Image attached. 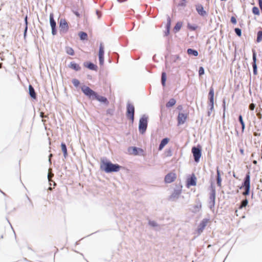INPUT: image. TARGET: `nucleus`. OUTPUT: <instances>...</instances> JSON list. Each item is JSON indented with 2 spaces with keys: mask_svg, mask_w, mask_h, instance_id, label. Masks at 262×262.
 <instances>
[{
  "mask_svg": "<svg viewBox=\"0 0 262 262\" xmlns=\"http://www.w3.org/2000/svg\"><path fill=\"white\" fill-rule=\"evenodd\" d=\"M252 12L253 14H254L255 15H259V9L257 7H254L253 8H252Z\"/></svg>",
  "mask_w": 262,
  "mask_h": 262,
  "instance_id": "f704fd0d",
  "label": "nucleus"
},
{
  "mask_svg": "<svg viewBox=\"0 0 262 262\" xmlns=\"http://www.w3.org/2000/svg\"><path fill=\"white\" fill-rule=\"evenodd\" d=\"M239 122L242 126V129L244 130V127H245V125H244V121L243 120L242 116L241 115H240L239 116Z\"/></svg>",
  "mask_w": 262,
  "mask_h": 262,
  "instance_id": "4c0bfd02",
  "label": "nucleus"
},
{
  "mask_svg": "<svg viewBox=\"0 0 262 262\" xmlns=\"http://www.w3.org/2000/svg\"><path fill=\"white\" fill-rule=\"evenodd\" d=\"M59 29L60 32H67L69 30V25L65 19H61L59 22Z\"/></svg>",
  "mask_w": 262,
  "mask_h": 262,
  "instance_id": "6e6552de",
  "label": "nucleus"
},
{
  "mask_svg": "<svg viewBox=\"0 0 262 262\" xmlns=\"http://www.w3.org/2000/svg\"><path fill=\"white\" fill-rule=\"evenodd\" d=\"M61 147L62 151L63 154V156L64 158H66L68 156V152H67V145L64 143L62 142L61 144Z\"/></svg>",
  "mask_w": 262,
  "mask_h": 262,
  "instance_id": "4be33fe9",
  "label": "nucleus"
},
{
  "mask_svg": "<svg viewBox=\"0 0 262 262\" xmlns=\"http://www.w3.org/2000/svg\"><path fill=\"white\" fill-rule=\"evenodd\" d=\"M255 107V105L254 103H251L249 105V109L251 111L254 110Z\"/></svg>",
  "mask_w": 262,
  "mask_h": 262,
  "instance_id": "49530a36",
  "label": "nucleus"
},
{
  "mask_svg": "<svg viewBox=\"0 0 262 262\" xmlns=\"http://www.w3.org/2000/svg\"><path fill=\"white\" fill-rule=\"evenodd\" d=\"M40 116L41 118H43L44 117H47V116L44 115V113L43 112H41L40 114Z\"/></svg>",
  "mask_w": 262,
  "mask_h": 262,
  "instance_id": "5fc2aeb1",
  "label": "nucleus"
},
{
  "mask_svg": "<svg viewBox=\"0 0 262 262\" xmlns=\"http://www.w3.org/2000/svg\"><path fill=\"white\" fill-rule=\"evenodd\" d=\"M210 189V192L208 200V207L211 210L213 211L215 206L216 190L215 186L212 184H211Z\"/></svg>",
  "mask_w": 262,
  "mask_h": 262,
  "instance_id": "7ed1b4c3",
  "label": "nucleus"
},
{
  "mask_svg": "<svg viewBox=\"0 0 262 262\" xmlns=\"http://www.w3.org/2000/svg\"><path fill=\"white\" fill-rule=\"evenodd\" d=\"M176 179V174L174 173L170 172L165 177V182L166 183H170L173 182Z\"/></svg>",
  "mask_w": 262,
  "mask_h": 262,
  "instance_id": "f8f14e48",
  "label": "nucleus"
},
{
  "mask_svg": "<svg viewBox=\"0 0 262 262\" xmlns=\"http://www.w3.org/2000/svg\"><path fill=\"white\" fill-rule=\"evenodd\" d=\"M208 99L209 100V105L212 108L214 104V89L212 86L210 88L208 93Z\"/></svg>",
  "mask_w": 262,
  "mask_h": 262,
  "instance_id": "4468645a",
  "label": "nucleus"
},
{
  "mask_svg": "<svg viewBox=\"0 0 262 262\" xmlns=\"http://www.w3.org/2000/svg\"><path fill=\"white\" fill-rule=\"evenodd\" d=\"M257 117H258L259 119H261V117H262V115H261V114H260V112H259V113H258L257 114Z\"/></svg>",
  "mask_w": 262,
  "mask_h": 262,
  "instance_id": "6e6d98bb",
  "label": "nucleus"
},
{
  "mask_svg": "<svg viewBox=\"0 0 262 262\" xmlns=\"http://www.w3.org/2000/svg\"><path fill=\"white\" fill-rule=\"evenodd\" d=\"M248 203V200L247 199H245L241 201L240 206L239 207V209H242L243 207H246Z\"/></svg>",
  "mask_w": 262,
  "mask_h": 262,
  "instance_id": "c756f323",
  "label": "nucleus"
},
{
  "mask_svg": "<svg viewBox=\"0 0 262 262\" xmlns=\"http://www.w3.org/2000/svg\"><path fill=\"white\" fill-rule=\"evenodd\" d=\"M196 184V178L194 174H192L190 178L187 179V185L188 186H195Z\"/></svg>",
  "mask_w": 262,
  "mask_h": 262,
  "instance_id": "dca6fc26",
  "label": "nucleus"
},
{
  "mask_svg": "<svg viewBox=\"0 0 262 262\" xmlns=\"http://www.w3.org/2000/svg\"><path fill=\"white\" fill-rule=\"evenodd\" d=\"M166 80V73L165 72H163L162 74L161 82L163 86H165V85Z\"/></svg>",
  "mask_w": 262,
  "mask_h": 262,
  "instance_id": "2f4dec72",
  "label": "nucleus"
},
{
  "mask_svg": "<svg viewBox=\"0 0 262 262\" xmlns=\"http://www.w3.org/2000/svg\"><path fill=\"white\" fill-rule=\"evenodd\" d=\"M233 177H235V174H233Z\"/></svg>",
  "mask_w": 262,
  "mask_h": 262,
  "instance_id": "774afa93",
  "label": "nucleus"
},
{
  "mask_svg": "<svg viewBox=\"0 0 262 262\" xmlns=\"http://www.w3.org/2000/svg\"><path fill=\"white\" fill-rule=\"evenodd\" d=\"M169 139L168 138H165L163 139L159 146V149L161 150L163 147L168 143Z\"/></svg>",
  "mask_w": 262,
  "mask_h": 262,
  "instance_id": "6ab92c4d",
  "label": "nucleus"
},
{
  "mask_svg": "<svg viewBox=\"0 0 262 262\" xmlns=\"http://www.w3.org/2000/svg\"><path fill=\"white\" fill-rule=\"evenodd\" d=\"M148 224L153 227H157L158 224L154 221H149L148 222Z\"/></svg>",
  "mask_w": 262,
  "mask_h": 262,
  "instance_id": "c9c22d12",
  "label": "nucleus"
},
{
  "mask_svg": "<svg viewBox=\"0 0 262 262\" xmlns=\"http://www.w3.org/2000/svg\"><path fill=\"white\" fill-rule=\"evenodd\" d=\"M262 40V31H259L257 32L256 41L257 42H259Z\"/></svg>",
  "mask_w": 262,
  "mask_h": 262,
  "instance_id": "473e14b6",
  "label": "nucleus"
},
{
  "mask_svg": "<svg viewBox=\"0 0 262 262\" xmlns=\"http://www.w3.org/2000/svg\"><path fill=\"white\" fill-rule=\"evenodd\" d=\"M166 155L167 157H170L172 156V150L171 149H169L166 151Z\"/></svg>",
  "mask_w": 262,
  "mask_h": 262,
  "instance_id": "c03bdc74",
  "label": "nucleus"
},
{
  "mask_svg": "<svg viewBox=\"0 0 262 262\" xmlns=\"http://www.w3.org/2000/svg\"><path fill=\"white\" fill-rule=\"evenodd\" d=\"M104 47L102 45V43H100V47H99V63L100 65H103L104 63Z\"/></svg>",
  "mask_w": 262,
  "mask_h": 262,
  "instance_id": "1a4fd4ad",
  "label": "nucleus"
},
{
  "mask_svg": "<svg viewBox=\"0 0 262 262\" xmlns=\"http://www.w3.org/2000/svg\"><path fill=\"white\" fill-rule=\"evenodd\" d=\"M195 208L200 209L201 208V203H199V204H198L196 206H195Z\"/></svg>",
  "mask_w": 262,
  "mask_h": 262,
  "instance_id": "603ef678",
  "label": "nucleus"
},
{
  "mask_svg": "<svg viewBox=\"0 0 262 262\" xmlns=\"http://www.w3.org/2000/svg\"><path fill=\"white\" fill-rule=\"evenodd\" d=\"M130 148L132 149V154L134 155H138L139 154V152H142L143 150L140 148L137 147H132Z\"/></svg>",
  "mask_w": 262,
  "mask_h": 262,
  "instance_id": "5701e85b",
  "label": "nucleus"
},
{
  "mask_svg": "<svg viewBox=\"0 0 262 262\" xmlns=\"http://www.w3.org/2000/svg\"><path fill=\"white\" fill-rule=\"evenodd\" d=\"M253 63H256V53L254 51H253Z\"/></svg>",
  "mask_w": 262,
  "mask_h": 262,
  "instance_id": "a18cd8bd",
  "label": "nucleus"
},
{
  "mask_svg": "<svg viewBox=\"0 0 262 262\" xmlns=\"http://www.w3.org/2000/svg\"><path fill=\"white\" fill-rule=\"evenodd\" d=\"M66 53L71 56H73L75 54L74 50L73 49L70 47H66Z\"/></svg>",
  "mask_w": 262,
  "mask_h": 262,
  "instance_id": "cd10ccee",
  "label": "nucleus"
},
{
  "mask_svg": "<svg viewBox=\"0 0 262 262\" xmlns=\"http://www.w3.org/2000/svg\"><path fill=\"white\" fill-rule=\"evenodd\" d=\"M25 23H26V27H25V31H24V35L25 36L26 34L27 31V29H28V26H27V24H28L27 16H26L25 19Z\"/></svg>",
  "mask_w": 262,
  "mask_h": 262,
  "instance_id": "ea45409f",
  "label": "nucleus"
},
{
  "mask_svg": "<svg viewBox=\"0 0 262 262\" xmlns=\"http://www.w3.org/2000/svg\"><path fill=\"white\" fill-rule=\"evenodd\" d=\"M75 14H76L77 16H79V14H78L77 12H76V13H75Z\"/></svg>",
  "mask_w": 262,
  "mask_h": 262,
  "instance_id": "69168bd1",
  "label": "nucleus"
},
{
  "mask_svg": "<svg viewBox=\"0 0 262 262\" xmlns=\"http://www.w3.org/2000/svg\"><path fill=\"white\" fill-rule=\"evenodd\" d=\"M235 32L238 36H241L242 35L241 30L239 28H235Z\"/></svg>",
  "mask_w": 262,
  "mask_h": 262,
  "instance_id": "a19ab883",
  "label": "nucleus"
},
{
  "mask_svg": "<svg viewBox=\"0 0 262 262\" xmlns=\"http://www.w3.org/2000/svg\"><path fill=\"white\" fill-rule=\"evenodd\" d=\"M82 92L87 96L91 98L94 97V95H96V92L91 89L89 86L83 85L81 88Z\"/></svg>",
  "mask_w": 262,
  "mask_h": 262,
  "instance_id": "0eeeda50",
  "label": "nucleus"
},
{
  "mask_svg": "<svg viewBox=\"0 0 262 262\" xmlns=\"http://www.w3.org/2000/svg\"><path fill=\"white\" fill-rule=\"evenodd\" d=\"M257 161H256V160H253V163L254 164L256 165V164H257Z\"/></svg>",
  "mask_w": 262,
  "mask_h": 262,
  "instance_id": "680f3d73",
  "label": "nucleus"
},
{
  "mask_svg": "<svg viewBox=\"0 0 262 262\" xmlns=\"http://www.w3.org/2000/svg\"><path fill=\"white\" fill-rule=\"evenodd\" d=\"M187 53L189 55H193L194 56H197L199 54L198 52L196 50L188 49L187 51Z\"/></svg>",
  "mask_w": 262,
  "mask_h": 262,
  "instance_id": "a878e982",
  "label": "nucleus"
},
{
  "mask_svg": "<svg viewBox=\"0 0 262 262\" xmlns=\"http://www.w3.org/2000/svg\"><path fill=\"white\" fill-rule=\"evenodd\" d=\"M93 99H95L98 100L99 101L104 102V103H106L107 102V100L105 97L101 96H99L96 93V95H94Z\"/></svg>",
  "mask_w": 262,
  "mask_h": 262,
  "instance_id": "aec40b11",
  "label": "nucleus"
},
{
  "mask_svg": "<svg viewBox=\"0 0 262 262\" xmlns=\"http://www.w3.org/2000/svg\"><path fill=\"white\" fill-rule=\"evenodd\" d=\"M170 22L167 25V30L166 32H165V35L167 36L169 33V30H170Z\"/></svg>",
  "mask_w": 262,
  "mask_h": 262,
  "instance_id": "37998d69",
  "label": "nucleus"
},
{
  "mask_svg": "<svg viewBox=\"0 0 262 262\" xmlns=\"http://www.w3.org/2000/svg\"><path fill=\"white\" fill-rule=\"evenodd\" d=\"M239 151L242 155H244V149L243 148H240Z\"/></svg>",
  "mask_w": 262,
  "mask_h": 262,
  "instance_id": "4d7b16f0",
  "label": "nucleus"
},
{
  "mask_svg": "<svg viewBox=\"0 0 262 262\" xmlns=\"http://www.w3.org/2000/svg\"><path fill=\"white\" fill-rule=\"evenodd\" d=\"M252 66L253 68V73L254 75L257 74V67L256 63H252Z\"/></svg>",
  "mask_w": 262,
  "mask_h": 262,
  "instance_id": "58836bf2",
  "label": "nucleus"
},
{
  "mask_svg": "<svg viewBox=\"0 0 262 262\" xmlns=\"http://www.w3.org/2000/svg\"><path fill=\"white\" fill-rule=\"evenodd\" d=\"M182 192L181 189H174L173 192L169 197V200L174 201L178 199Z\"/></svg>",
  "mask_w": 262,
  "mask_h": 262,
  "instance_id": "9d476101",
  "label": "nucleus"
},
{
  "mask_svg": "<svg viewBox=\"0 0 262 262\" xmlns=\"http://www.w3.org/2000/svg\"><path fill=\"white\" fill-rule=\"evenodd\" d=\"M28 200H29V201L30 202L31 204V206L33 207V205L32 204V202H31V200L30 199V198H28Z\"/></svg>",
  "mask_w": 262,
  "mask_h": 262,
  "instance_id": "e2e57ef3",
  "label": "nucleus"
},
{
  "mask_svg": "<svg viewBox=\"0 0 262 262\" xmlns=\"http://www.w3.org/2000/svg\"><path fill=\"white\" fill-rule=\"evenodd\" d=\"M199 74L200 76H201L204 74V70L202 67H200L199 70Z\"/></svg>",
  "mask_w": 262,
  "mask_h": 262,
  "instance_id": "79ce46f5",
  "label": "nucleus"
},
{
  "mask_svg": "<svg viewBox=\"0 0 262 262\" xmlns=\"http://www.w3.org/2000/svg\"><path fill=\"white\" fill-rule=\"evenodd\" d=\"M186 0H182L181 2L179 4V6H186Z\"/></svg>",
  "mask_w": 262,
  "mask_h": 262,
  "instance_id": "09e8293b",
  "label": "nucleus"
},
{
  "mask_svg": "<svg viewBox=\"0 0 262 262\" xmlns=\"http://www.w3.org/2000/svg\"><path fill=\"white\" fill-rule=\"evenodd\" d=\"M178 108L179 110H182V105H179V106H178Z\"/></svg>",
  "mask_w": 262,
  "mask_h": 262,
  "instance_id": "052dcab7",
  "label": "nucleus"
},
{
  "mask_svg": "<svg viewBox=\"0 0 262 262\" xmlns=\"http://www.w3.org/2000/svg\"><path fill=\"white\" fill-rule=\"evenodd\" d=\"M134 114H135V107L133 104L131 103H127L126 106V116L128 119H129L132 123H133L134 120Z\"/></svg>",
  "mask_w": 262,
  "mask_h": 262,
  "instance_id": "20e7f679",
  "label": "nucleus"
},
{
  "mask_svg": "<svg viewBox=\"0 0 262 262\" xmlns=\"http://www.w3.org/2000/svg\"><path fill=\"white\" fill-rule=\"evenodd\" d=\"M29 91L30 96L34 99H36V93L33 87L31 85L29 86Z\"/></svg>",
  "mask_w": 262,
  "mask_h": 262,
  "instance_id": "412c9836",
  "label": "nucleus"
},
{
  "mask_svg": "<svg viewBox=\"0 0 262 262\" xmlns=\"http://www.w3.org/2000/svg\"><path fill=\"white\" fill-rule=\"evenodd\" d=\"M221 182L222 178L221 177V174L219 170L217 169V176H216V183L218 186H221Z\"/></svg>",
  "mask_w": 262,
  "mask_h": 262,
  "instance_id": "393cba45",
  "label": "nucleus"
},
{
  "mask_svg": "<svg viewBox=\"0 0 262 262\" xmlns=\"http://www.w3.org/2000/svg\"><path fill=\"white\" fill-rule=\"evenodd\" d=\"M254 136H260V134L258 133V132H254Z\"/></svg>",
  "mask_w": 262,
  "mask_h": 262,
  "instance_id": "bf43d9fd",
  "label": "nucleus"
},
{
  "mask_svg": "<svg viewBox=\"0 0 262 262\" xmlns=\"http://www.w3.org/2000/svg\"><path fill=\"white\" fill-rule=\"evenodd\" d=\"M188 117L187 113H179L178 116V122L179 124H182L186 121Z\"/></svg>",
  "mask_w": 262,
  "mask_h": 262,
  "instance_id": "9b49d317",
  "label": "nucleus"
},
{
  "mask_svg": "<svg viewBox=\"0 0 262 262\" xmlns=\"http://www.w3.org/2000/svg\"><path fill=\"white\" fill-rule=\"evenodd\" d=\"M72 83L74 85V86L76 87L78 86L80 84L79 81L77 79H73L72 80Z\"/></svg>",
  "mask_w": 262,
  "mask_h": 262,
  "instance_id": "e433bc0d",
  "label": "nucleus"
},
{
  "mask_svg": "<svg viewBox=\"0 0 262 262\" xmlns=\"http://www.w3.org/2000/svg\"><path fill=\"white\" fill-rule=\"evenodd\" d=\"M2 67V63H0V69Z\"/></svg>",
  "mask_w": 262,
  "mask_h": 262,
  "instance_id": "0e129e2a",
  "label": "nucleus"
},
{
  "mask_svg": "<svg viewBox=\"0 0 262 262\" xmlns=\"http://www.w3.org/2000/svg\"><path fill=\"white\" fill-rule=\"evenodd\" d=\"M244 188L245 191L243 192L244 195H248L250 193V172H248L244 179V181L242 183V186L240 189Z\"/></svg>",
  "mask_w": 262,
  "mask_h": 262,
  "instance_id": "f03ea898",
  "label": "nucleus"
},
{
  "mask_svg": "<svg viewBox=\"0 0 262 262\" xmlns=\"http://www.w3.org/2000/svg\"><path fill=\"white\" fill-rule=\"evenodd\" d=\"M50 23L51 28H56V23L54 19V14L52 13L50 14Z\"/></svg>",
  "mask_w": 262,
  "mask_h": 262,
  "instance_id": "b1692460",
  "label": "nucleus"
},
{
  "mask_svg": "<svg viewBox=\"0 0 262 262\" xmlns=\"http://www.w3.org/2000/svg\"><path fill=\"white\" fill-rule=\"evenodd\" d=\"M148 117L145 115L142 116L139 120V129L140 131H145L147 126Z\"/></svg>",
  "mask_w": 262,
  "mask_h": 262,
  "instance_id": "423d86ee",
  "label": "nucleus"
},
{
  "mask_svg": "<svg viewBox=\"0 0 262 262\" xmlns=\"http://www.w3.org/2000/svg\"><path fill=\"white\" fill-rule=\"evenodd\" d=\"M121 166L118 164H114L110 161L102 160L101 161L100 169L108 173L118 172Z\"/></svg>",
  "mask_w": 262,
  "mask_h": 262,
  "instance_id": "f257e3e1",
  "label": "nucleus"
},
{
  "mask_svg": "<svg viewBox=\"0 0 262 262\" xmlns=\"http://www.w3.org/2000/svg\"><path fill=\"white\" fill-rule=\"evenodd\" d=\"M187 28L191 31H195L198 28V26L196 25H192L190 23H188Z\"/></svg>",
  "mask_w": 262,
  "mask_h": 262,
  "instance_id": "72a5a7b5",
  "label": "nucleus"
},
{
  "mask_svg": "<svg viewBox=\"0 0 262 262\" xmlns=\"http://www.w3.org/2000/svg\"><path fill=\"white\" fill-rule=\"evenodd\" d=\"M196 10L199 15L204 16L207 15V12L204 10L203 6L201 4H197L195 6Z\"/></svg>",
  "mask_w": 262,
  "mask_h": 262,
  "instance_id": "2eb2a0df",
  "label": "nucleus"
},
{
  "mask_svg": "<svg viewBox=\"0 0 262 262\" xmlns=\"http://www.w3.org/2000/svg\"><path fill=\"white\" fill-rule=\"evenodd\" d=\"M176 103V101L174 99L171 98L170 99L168 102L166 103V106L167 107H171L175 105Z\"/></svg>",
  "mask_w": 262,
  "mask_h": 262,
  "instance_id": "bb28decb",
  "label": "nucleus"
},
{
  "mask_svg": "<svg viewBox=\"0 0 262 262\" xmlns=\"http://www.w3.org/2000/svg\"><path fill=\"white\" fill-rule=\"evenodd\" d=\"M191 152L193 154L194 161L199 162L202 156L201 147L200 146H193L192 148Z\"/></svg>",
  "mask_w": 262,
  "mask_h": 262,
  "instance_id": "39448f33",
  "label": "nucleus"
},
{
  "mask_svg": "<svg viewBox=\"0 0 262 262\" xmlns=\"http://www.w3.org/2000/svg\"><path fill=\"white\" fill-rule=\"evenodd\" d=\"M79 36L81 40H86L88 39V35L84 32H80Z\"/></svg>",
  "mask_w": 262,
  "mask_h": 262,
  "instance_id": "c85d7f7f",
  "label": "nucleus"
},
{
  "mask_svg": "<svg viewBox=\"0 0 262 262\" xmlns=\"http://www.w3.org/2000/svg\"><path fill=\"white\" fill-rule=\"evenodd\" d=\"M52 157V154H50L49 156V161L50 162V163H51V157Z\"/></svg>",
  "mask_w": 262,
  "mask_h": 262,
  "instance_id": "13d9d810",
  "label": "nucleus"
},
{
  "mask_svg": "<svg viewBox=\"0 0 262 262\" xmlns=\"http://www.w3.org/2000/svg\"><path fill=\"white\" fill-rule=\"evenodd\" d=\"M182 26V23L180 21L178 22L174 27V30L176 31V32H178L181 29Z\"/></svg>",
  "mask_w": 262,
  "mask_h": 262,
  "instance_id": "7c9ffc66",
  "label": "nucleus"
},
{
  "mask_svg": "<svg viewBox=\"0 0 262 262\" xmlns=\"http://www.w3.org/2000/svg\"><path fill=\"white\" fill-rule=\"evenodd\" d=\"M54 174L53 173L51 174L50 173H48V178L49 180L50 181V179L51 177H53Z\"/></svg>",
  "mask_w": 262,
  "mask_h": 262,
  "instance_id": "3c124183",
  "label": "nucleus"
},
{
  "mask_svg": "<svg viewBox=\"0 0 262 262\" xmlns=\"http://www.w3.org/2000/svg\"><path fill=\"white\" fill-rule=\"evenodd\" d=\"M209 221V219H204L199 224L198 227V232L199 233H201L203 232L204 228L207 225V224L208 223Z\"/></svg>",
  "mask_w": 262,
  "mask_h": 262,
  "instance_id": "ddd939ff",
  "label": "nucleus"
},
{
  "mask_svg": "<svg viewBox=\"0 0 262 262\" xmlns=\"http://www.w3.org/2000/svg\"><path fill=\"white\" fill-rule=\"evenodd\" d=\"M52 28V33L53 35H55L56 34V28Z\"/></svg>",
  "mask_w": 262,
  "mask_h": 262,
  "instance_id": "8fccbe9b",
  "label": "nucleus"
},
{
  "mask_svg": "<svg viewBox=\"0 0 262 262\" xmlns=\"http://www.w3.org/2000/svg\"><path fill=\"white\" fill-rule=\"evenodd\" d=\"M69 67L76 71H79L81 69L80 66L74 62H71L69 65Z\"/></svg>",
  "mask_w": 262,
  "mask_h": 262,
  "instance_id": "a211bd4d",
  "label": "nucleus"
},
{
  "mask_svg": "<svg viewBox=\"0 0 262 262\" xmlns=\"http://www.w3.org/2000/svg\"><path fill=\"white\" fill-rule=\"evenodd\" d=\"M237 136H238V132H236Z\"/></svg>",
  "mask_w": 262,
  "mask_h": 262,
  "instance_id": "338daca9",
  "label": "nucleus"
},
{
  "mask_svg": "<svg viewBox=\"0 0 262 262\" xmlns=\"http://www.w3.org/2000/svg\"><path fill=\"white\" fill-rule=\"evenodd\" d=\"M258 4H259V8H261L262 7V0H258Z\"/></svg>",
  "mask_w": 262,
  "mask_h": 262,
  "instance_id": "864d4df0",
  "label": "nucleus"
},
{
  "mask_svg": "<svg viewBox=\"0 0 262 262\" xmlns=\"http://www.w3.org/2000/svg\"><path fill=\"white\" fill-rule=\"evenodd\" d=\"M84 66L91 70L96 71L97 70V66L93 63L90 62H84Z\"/></svg>",
  "mask_w": 262,
  "mask_h": 262,
  "instance_id": "f3484780",
  "label": "nucleus"
},
{
  "mask_svg": "<svg viewBox=\"0 0 262 262\" xmlns=\"http://www.w3.org/2000/svg\"><path fill=\"white\" fill-rule=\"evenodd\" d=\"M231 22L233 24H235L236 23V19L235 17H234V16L231 17Z\"/></svg>",
  "mask_w": 262,
  "mask_h": 262,
  "instance_id": "de8ad7c7",
  "label": "nucleus"
}]
</instances>
